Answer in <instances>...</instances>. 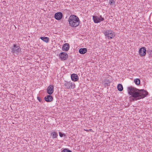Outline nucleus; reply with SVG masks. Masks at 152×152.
Here are the masks:
<instances>
[{"instance_id": "nucleus-12", "label": "nucleus", "mask_w": 152, "mask_h": 152, "mask_svg": "<svg viewBox=\"0 0 152 152\" xmlns=\"http://www.w3.org/2000/svg\"><path fill=\"white\" fill-rule=\"evenodd\" d=\"M71 78L73 81H76L78 79L77 75L75 74H73L71 75Z\"/></svg>"}, {"instance_id": "nucleus-26", "label": "nucleus", "mask_w": 152, "mask_h": 152, "mask_svg": "<svg viewBox=\"0 0 152 152\" xmlns=\"http://www.w3.org/2000/svg\"><path fill=\"white\" fill-rule=\"evenodd\" d=\"M89 130L90 131H91V130H92V129H90Z\"/></svg>"}, {"instance_id": "nucleus-23", "label": "nucleus", "mask_w": 152, "mask_h": 152, "mask_svg": "<svg viewBox=\"0 0 152 152\" xmlns=\"http://www.w3.org/2000/svg\"><path fill=\"white\" fill-rule=\"evenodd\" d=\"M115 2L114 1V0H111L110 1V2H109V4L110 5H112V4H114Z\"/></svg>"}, {"instance_id": "nucleus-19", "label": "nucleus", "mask_w": 152, "mask_h": 152, "mask_svg": "<svg viewBox=\"0 0 152 152\" xmlns=\"http://www.w3.org/2000/svg\"><path fill=\"white\" fill-rule=\"evenodd\" d=\"M134 82L136 85H139L140 84V80L139 79H136L134 80Z\"/></svg>"}, {"instance_id": "nucleus-11", "label": "nucleus", "mask_w": 152, "mask_h": 152, "mask_svg": "<svg viewBox=\"0 0 152 152\" xmlns=\"http://www.w3.org/2000/svg\"><path fill=\"white\" fill-rule=\"evenodd\" d=\"M45 101L47 102H50L52 101L53 100V96L50 95H48L45 97Z\"/></svg>"}, {"instance_id": "nucleus-3", "label": "nucleus", "mask_w": 152, "mask_h": 152, "mask_svg": "<svg viewBox=\"0 0 152 152\" xmlns=\"http://www.w3.org/2000/svg\"><path fill=\"white\" fill-rule=\"evenodd\" d=\"M64 84V88L66 89H73L75 87L74 83L71 81H65Z\"/></svg>"}, {"instance_id": "nucleus-4", "label": "nucleus", "mask_w": 152, "mask_h": 152, "mask_svg": "<svg viewBox=\"0 0 152 152\" xmlns=\"http://www.w3.org/2000/svg\"><path fill=\"white\" fill-rule=\"evenodd\" d=\"M104 34L108 39H113L115 37V35L111 30H107L104 32Z\"/></svg>"}, {"instance_id": "nucleus-8", "label": "nucleus", "mask_w": 152, "mask_h": 152, "mask_svg": "<svg viewBox=\"0 0 152 152\" xmlns=\"http://www.w3.org/2000/svg\"><path fill=\"white\" fill-rule=\"evenodd\" d=\"M59 57L62 60H66L68 57V55L65 52H61L59 54Z\"/></svg>"}, {"instance_id": "nucleus-22", "label": "nucleus", "mask_w": 152, "mask_h": 152, "mask_svg": "<svg viewBox=\"0 0 152 152\" xmlns=\"http://www.w3.org/2000/svg\"><path fill=\"white\" fill-rule=\"evenodd\" d=\"M59 136L61 137H63V136H66V135L62 133L61 132H59Z\"/></svg>"}, {"instance_id": "nucleus-17", "label": "nucleus", "mask_w": 152, "mask_h": 152, "mask_svg": "<svg viewBox=\"0 0 152 152\" xmlns=\"http://www.w3.org/2000/svg\"><path fill=\"white\" fill-rule=\"evenodd\" d=\"M104 83L107 85V86H110V81L108 79H105L104 80Z\"/></svg>"}, {"instance_id": "nucleus-21", "label": "nucleus", "mask_w": 152, "mask_h": 152, "mask_svg": "<svg viewBox=\"0 0 152 152\" xmlns=\"http://www.w3.org/2000/svg\"><path fill=\"white\" fill-rule=\"evenodd\" d=\"M62 152H72V151L67 149H64L62 151Z\"/></svg>"}, {"instance_id": "nucleus-24", "label": "nucleus", "mask_w": 152, "mask_h": 152, "mask_svg": "<svg viewBox=\"0 0 152 152\" xmlns=\"http://www.w3.org/2000/svg\"><path fill=\"white\" fill-rule=\"evenodd\" d=\"M37 99L39 101V102H41V98L39 97H37Z\"/></svg>"}, {"instance_id": "nucleus-6", "label": "nucleus", "mask_w": 152, "mask_h": 152, "mask_svg": "<svg viewBox=\"0 0 152 152\" xmlns=\"http://www.w3.org/2000/svg\"><path fill=\"white\" fill-rule=\"evenodd\" d=\"M93 18L94 22L95 23H98L101 21L104 20V18L102 17V16H100V18L96 16H93Z\"/></svg>"}, {"instance_id": "nucleus-2", "label": "nucleus", "mask_w": 152, "mask_h": 152, "mask_svg": "<svg viewBox=\"0 0 152 152\" xmlns=\"http://www.w3.org/2000/svg\"><path fill=\"white\" fill-rule=\"evenodd\" d=\"M68 21L69 25L74 27L77 26L80 23V20L79 18L74 15H71L70 16Z\"/></svg>"}, {"instance_id": "nucleus-25", "label": "nucleus", "mask_w": 152, "mask_h": 152, "mask_svg": "<svg viewBox=\"0 0 152 152\" xmlns=\"http://www.w3.org/2000/svg\"><path fill=\"white\" fill-rule=\"evenodd\" d=\"M86 131H87V132H88V131H89V130H85Z\"/></svg>"}, {"instance_id": "nucleus-7", "label": "nucleus", "mask_w": 152, "mask_h": 152, "mask_svg": "<svg viewBox=\"0 0 152 152\" xmlns=\"http://www.w3.org/2000/svg\"><path fill=\"white\" fill-rule=\"evenodd\" d=\"M139 52L140 56H145L146 54V48L144 47L141 48L139 49Z\"/></svg>"}, {"instance_id": "nucleus-10", "label": "nucleus", "mask_w": 152, "mask_h": 152, "mask_svg": "<svg viewBox=\"0 0 152 152\" xmlns=\"http://www.w3.org/2000/svg\"><path fill=\"white\" fill-rule=\"evenodd\" d=\"M63 16V14L61 12H58L56 13L54 15L55 18L58 20H61Z\"/></svg>"}, {"instance_id": "nucleus-9", "label": "nucleus", "mask_w": 152, "mask_h": 152, "mask_svg": "<svg viewBox=\"0 0 152 152\" xmlns=\"http://www.w3.org/2000/svg\"><path fill=\"white\" fill-rule=\"evenodd\" d=\"M54 91V87L53 85H50L47 89V93L49 95L52 94Z\"/></svg>"}, {"instance_id": "nucleus-13", "label": "nucleus", "mask_w": 152, "mask_h": 152, "mask_svg": "<svg viewBox=\"0 0 152 152\" xmlns=\"http://www.w3.org/2000/svg\"><path fill=\"white\" fill-rule=\"evenodd\" d=\"M69 44L68 43H66L63 45L62 49L63 50L66 51L69 50Z\"/></svg>"}, {"instance_id": "nucleus-16", "label": "nucleus", "mask_w": 152, "mask_h": 152, "mask_svg": "<svg viewBox=\"0 0 152 152\" xmlns=\"http://www.w3.org/2000/svg\"><path fill=\"white\" fill-rule=\"evenodd\" d=\"M117 88L118 90L120 91H122L123 89L122 85L120 84L118 85L117 86Z\"/></svg>"}, {"instance_id": "nucleus-15", "label": "nucleus", "mask_w": 152, "mask_h": 152, "mask_svg": "<svg viewBox=\"0 0 152 152\" xmlns=\"http://www.w3.org/2000/svg\"><path fill=\"white\" fill-rule=\"evenodd\" d=\"M40 38L46 43H48L49 41V38L47 37H41Z\"/></svg>"}, {"instance_id": "nucleus-1", "label": "nucleus", "mask_w": 152, "mask_h": 152, "mask_svg": "<svg viewBox=\"0 0 152 152\" xmlns=\"http://www.w3.org/2000/svg\"><path fill=\"white\" fill-rule=\"evenodd\" d=\"M128 91L131 95L129 99L131 102L143 98L148 94V92L144 89L139 90L132 86L128 88Z\"/></svg>"}, {"instance_id": "nucleus-14", "label": "nucleus", "mask_w": 152, "mask_h": 152, "mask_svg": "<svg viewBox=\"0 0 152 152\" xmlns=\"http://www.w3.org/2000/svg\"><path fill=\"white\" fill-rule=\"evenodd\" d=\"M87 51V50L86 48H81L79 49V52L82 54H83L86 53Z\"/></svg>"}, {"instance_id": "nucleus-5", "label": "nucleus", "mask_w": 152, "mask_h": 152, "mask_svg": "<svg viewBox=\"0 0 152 152\" xmlns=\"http://www.w3.org/2000/svg\"><path fill=\"white\" fill-rule=\"evenodd\" d=\"M11 49L12 52L13 53L17 54L21 50L20 47L15 44L13 45V46L12 47Z\"/></svg>"}, {"instance_id": "nucleus-18", "label": "nucleus", "mask_w": 152, "mask_h": 152, "mask_svg": "<svg viewBox=\"0 0 152 152\" xmlns=\"http://www.w3.org/2000/svg\"><path fill=\"white\" fill-rule=\"evenodd\" d=\"M51 135L53 136V138H56L58 136V134L56 132H53L51 133Z\"/></svg>"}, {"instance_id": "nucleus-20", "label": "nucleus", "mask_w": 152, "mask_h": 152, "mask_svg": "<svg viewBox=\"0 0 152 152\" xmlns=\"http://www.w3.org/2000/svg\"><path fill=\"white\" fill-rule=\"evenodd\" d=\"M147 53L149 55L150 57H151L152 56V50H150L147 51Z\"/></svg>"}]
</instances>
